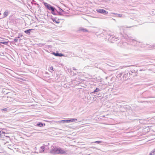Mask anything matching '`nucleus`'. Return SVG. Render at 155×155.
Masks as SVG:
<instances>
[{"instance_id": "dca6fc26", "label": "nucleus", "mask_w": 155, "mask_h": 155, "mask_svg": "<svg viewBox=\"0 0 155 155\" xmlns=\"http://www.w3.org/2000/svg\"><path fill=\"white\" fill-rule=\"evenodd\" d=\"M102 142H103L102 141H95L94 142H92V143H101Z\"/></svg>"}, {"instance_id": "4468645a", "label": "nucleus", "mask_w": 155, "mask_h": 155, "mask_svg": "<svg viewBox=\"0 0 155 155\" xmlns=\"http://www.w3.org/2000/svg\"><path fill=\"white\" fill-rule=\"evenodd\" d=\"M150 154L151 155L155 154V149L151 151V153H150Z\"/></svg>"}, {"instance_id": "cd10ccee", "label": "nucleus", "mask_w": 155, "mask_h": 155, "mask_svg": "<svg viewBox=\"0 0 155 155\" xmlns=\"http://www.w3.org/2000/svg\"><path fill=\"white\" fill-rule=\"evenodd\" d=\"M73 69L74 70H76V69H75V68L74 67L73 68Z\"/></svg>"}, {"instance_id": "bb28decb", "label": "nucleus", "mask_w": 155, "mask_h": 155, "mask_svg": "<svg viewBox=\"0 0 155 155\" xmlns=\"http://www.w3.org/2000/svg\"><path fill=\"white\" fill-rule=\"evenodd\" d=\"M112 14H114V15H116V16L118 14L117 13H112Z\"/></svg>"}, {"instance_id": "423d86ee", "label": "nucleus", "mask_w": 155, "mask_h": 155, "mask_svg": "<svg viewBox=\"0 0 155 155\" xmlns=\"http://www.w3.org/2000/svg\"><path fill=\"white\" fill-rule=\"evenodd\" d=\"M78 31H82L83 32H87L88 31L87 30L86 28H83L81 27L78 30Z\"/></svg>"}, {"instance_id": "5701e85b", "label": "nucleus", "mask_w": 155, "mask_h": 155, "mask_svg": "<svg viewBox=\"0 0 155 155\" xmlns=\"http://www.w3.org/2000/svg\"><path fill=\"white\" fill-rule=\"evenodd\" d=\"M59 122L65 123V120H60V121H59Z\"/></svg>"}, {"instance_id": "39448f33", "label": "nucleus", "mask_w": 155, "mask_h": 155, "mask_svg": "<svg viewBox=\"0 0 155 155\" xmlns=\"http://www.w3.org/2000/svg\"><path fill=\"white\" fill-rule=\"evenodd\" d=\"M52 54H53L54 55L56 56L62 57L64 56V54H62L61 53H58V52H57L56 53L53 52Z\"/></svg>"}, {"instance_id": "b1692460", "label": "nucleus", "mask_w": 155, "mask_h": 155, "mask_svg": "<svg viewBox=\"0 0 155 155\" xmlns=\"http://www.w3.org/2000/svg\"><path fill=\"white\" fill-rule=\"evenodd\" d=\"M70 122V120H65V123H69Z\"/></svg>"}, {"instance_id": "7ed1b4c3", "label": "nucleus", "mask_w": 155, "mask_h": 155, "mask_svg": "<svg viewBox=\"0 0 155 155\" xmlns=\"http://www.w3.org/2000/svg\"><path fill=\"white\" fill-rule=\"evenodd\" d=\"M44 4L45 6L49 10L51 11L54 8L51 5L46 2L44 3Z\"/></svg>"}, {"instance_id": "aec40b11", "label": "nucleus", "mask_w": 155, "mask_h": 155, "mask_svg": "<svg viewBox=\"0 0 155 155\" xmlns=\"http://www.w3.org/2000/svg\"><path fill=\"white\" fill-rule=\"evenodd\" d=\"M132 41L135 43L136 44H137V43H138V42L137 41H136L135 40H132Z\"/></svg>"}, {"instance_id": "ddd939ff", "label": "nucleus", "mask_w": 155, "mask_h": 155, "mask_svg": "<svg viewBox=\"0 0 155 155\" xmlns=\"http://www.w3.org/2000/svg\"><path fill=\"white\" fill-rule=\"evenodd\" d=\"M37 125L40 127H42L43 126V124L42 123L39 122L37 124Z\"/></svg>"}, {"instance_id": "f8f14e48", "label": "nucleus", "mask_w": 155, "mask_h": 155, "mask_svg": "<svg viewBox=\"0 0 155 155\" xmlns=\"http://www.w3.org/2000/svg\"><path fill=\"white\" fill-rule=\"evenodd\" d=\"M100 91V90L98 88H96V89L92 93H95Z\"/></svg>"}, {"instance_id": "f257e3e1", "label": "nucleus", "mask_w": 155, "mask_h": 155, "mask_svg": "<svg viewBox=\"0 0 155 155\" xmlns=\"http://www.w3.org/2000/svg\"><path fill=\"white\" fill-rule=\"evenodd\" d=\"M50 152L51 153L55 154H63L65 153V152L61 149L57 148H54V149L51 150Z\"/></svg>"}, {"instance_id": "393cba45", "label": "nucleus", "mask_w": 155, "mask_h": 155, "mask_svg": "<svg viewBox=\"0 0 155 155\" xmlns=\"http://www.w3.org/2000/svg\"><path fill=\"white\" fill-rule=\"evenodd\" d=\"M45 147L44 146H41V149H42L43 150V151H44V149L45 148Z\"/></svg>"}, {"instance_id": "412c9836", "label": "nucleus", "mask_w": 155, "mask_h": 155, "mask_svg": "<svg viewBox=\"0 0 155 155\" xmlns=\"http://www.w3.org/2000/svg\"><path fill=\"white\" fill-rule=\"evenodd\" d=\"M8 110V109L7 108H3V109H2L1 110L2 111H4V110Z\"/></svg>"}, {"instance_id": "2eb2a0df", "label": "nucleus", "mask_w": 155, "mask_h": 155, "mask_svg": "<svg viewBox=\"0 0 155 155\" xmlns=\"http://www.w3.org/2000/svg\"><path fill=\"white\" fill-rule=\"evenodd\" d=\"M70 122H76L77 121V119L74 118L70 120Z\"/></svg>"}, {"instance_id": "20e7f679", "label": "nucleus", "mask_w": 155, "mask_h": 155, "mask_svg": "<svg viewBox=\"0 0 155 155\" xmlns=\"http://www.w3.org/2000/svg\"><path fill=\"white\" fill-rule=\"evenodd\" d=\"M51 11V12L52 14L54 15H58V11L54 7Z\"/></svg>"}, {"instance_id": "1a4fd4ad", "label": "nucleus", "mask_w": 155, "mask_h": 155, "mask_svg": "<svg viewBox=\"0 0 155 155\" xmlns=\"http://www.w3.org/2000/svg\"><path fill=\"white\" fill-rule=\"evenodd\" d=\"M33 29H29L24 31V32L27 34H29L30 33V31Z\"/></svg>"}, {"instance_id": "6e6552de", "label": "nucleus", "mask_w": 155, "mask_h": 155, "mask_svg": "<svg viewBox=\"0 0 155 155\" xmlns=\"http://www.w3.org/2000/svg\"><path fill=\"white\" fill-rule=\"evenodd\" d=\"M9 13V11L8 10H6L4 13V17L3 18H5L7 17V16L8 15Z\"/></svg>"}, {"instance_id": "6ab92c4d", "label": "nucleus", "mask_w": 155, "mask_h": 155, "mask_svg": "<svg viewBox=\"0 0 155 155\" xmlns=\"http://www.w3.org/2000/svg\"><path fill=\"white\" fill-rule=\"evenodd\" d=\"M58 15H62L63 14L61 13V12L59 11L58 12Z\"/></svg>"}, {"instance_id": "4be33fe9", "label": "nucleus", "mask_w": 155, "mask_h": 155, "mask_svg": "<svg viewBox=\"0 0 155 155\" xmlns=\"http://www.w3.org/2000/svg\"><path fill=\"white\" fill-rule=\"evenodd\" d=\"M60 12H64V11L62 9L60 8Z\"/></svg>"}, {"instance_id": "f03ea898", "label": "nucleus", "mask_w": 155, "mask_h": 155, "mask_svg": "<svg viewBox=\"0 0 155 155\" xmlns=\"http://www.w3.org/2000/svg\"><path fill=\"white\" fill-rule=\"evenodd\" d=\"M96 11L100 13L103 14L104 15L107 14L108 12L103 9H99L96 10Z\"/></svg>"}, {"instance_id": "9d476101", "label": "nucleus", "mask_w": 155, "mask_h": 155, "mask_svg": "<svg viewBox=\"0 0 155 155\" xmlns=\"http://www.w3.org/2000/svg\"><path fill=\"white\" fill-rule=\"evenodd\" d=\"M117 39V38L115 37H110L109 38L111 40V41L112 42L113 41H114L115 39Z\"/></svg>"}, {"instance_id": "f3484780", "label": "nucleus", "mask_w": 155, "mask_h": 155, "mask_svg": "<svg viewBox=\"0 0 155 155\" xmlns=\"http://www.w3.org/2000/svg\"><path fill=\"white\" fill-rule=\"evenodd\" d=\"M20 37H18L17 38H15V39H14V41L15 42H17L18 41V38H19Z\"/></svg>"}, {"instance_id": "9b49d317", "label": "nucleus", "mask_w": 155, "mask_h": 155, "mask_svg": "<svg viewBox=\"0 0 155 155\" xmlns=\"http://www.w3.org/2000/svg\"><path fill=\"white\" fill-rule=\"evenodd\" d=\"M116 17H124V15L122 14H117V15L116 16Z\"/></svg>"}, {"instance_id": "a878e982", "label": "nucleus", "mask_w": 155, "mask_h": 155, "mask_svg": "<svg viewBox=\"0 0 155 155\" xmlns=\"http://www.w3.org/2000/svg\"><path fill=\"white\" fill-rule=\"evenodd\" d=\"M50 69L51 70H52V71H54L53 70V67L52 66H51L50 68Z\"/></svg>"}, {"instance_id": "0eeeda50", "label": "nucleus", "mask_w": 155, "mask_h": 155, "mask_svg": "<svg viewBox=\"0 0 155 155\" xmlns=\"http://www.w3.org/2000/svg\"><path fill=\"white\" fill-rule=\"evenodd\" d=\"M52 20L54 22H55L57 24H58L60 22L59 20L57 19L56 18H52Z\"/></svg>"}, {"instance_id": "a211bd4d", "label": "nucleus", "mask_w": 155, "mask_h": 155, "mask_svg": "<svg viewBox=\"0 0 155 155\" xmlns=\"http://www.w3.org/2000/svg\"><path fill=\"white\" fill-rule=\"evenodd\" d=\"M8 43V41H2L0 42L1 43L5 45H7Z\"/></svg>"}]
</instances>
